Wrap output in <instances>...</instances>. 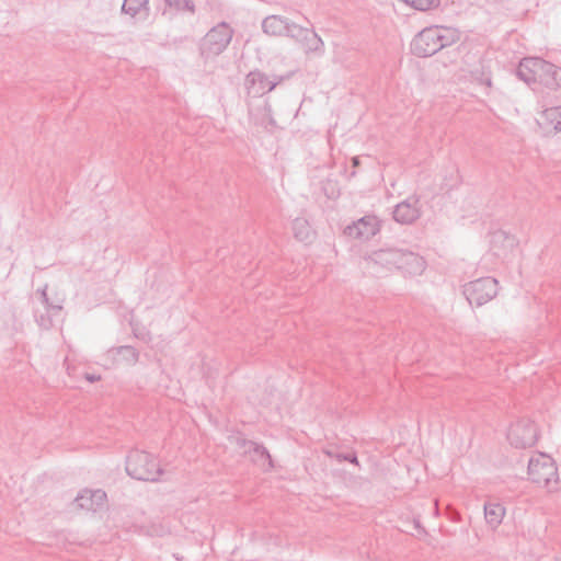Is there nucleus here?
I'll list each match as a JSON object with an SVG mask.
<instances>
[{"mask_svg":"<svg viewBox=\"0 0 561 561\" xmlns=\"http://www.w3.org/2000/svg\"><path fill=\"white\" fill-rule=\"evenodd\" d=\"M518 73L528 83L556 89L561 88V69L539 58H526L519 64Z\"/></svg>","mask_w":561,"mask_h":561,"instance_id":"1","label":"nucleus"},{"mask_svg":"<svg viewBox=\"0 0 561 561\" xmlns=\"http://www.w3.org/2000/svg\"><path fill=\"white\" fill-rule=\"evenodd\" d=\"M456 37V31L453 28L431 26L416 35L412 43V50L419 57H427L453 43Z\"/></svg>","mask_w":561,"mask_h":561,"instance_id":"2","label":"nucleus"},{"mask_svg":"<svg viewBox=\"0 0 561 561\" xmlns=\"http://www.w3.org/2000/svg\"><path fill=\"white\" fill-rule=\"evenodd\" d=\"M528 473L534 482L548 489H553L559 480L554 460L545 454H539L530 459Z\"/></svg>","mask_w":561,"mask_h":561,"instance_id":"3","label":"nucleus"},{"mask_svg":"<svg viewBox=\"0 0 561 561\" xmlns=\"http://www.w3.org/2000/svg\"><path fill=\"white\" fill-rule=\"evenodd\" d=\"M468 301L477 307L491 301L497 294V282L494 278H479L465 286Z\"/></svg>","mask_w":561,"mask_h":561,"instance_id":"4","label":"nucleus"},{"mask_svg":"<svg viewBox=\"0 0 561 561\" xmlns=\"http://www.w3.org/2000/svg\"><path fill=\"white\" fill-rule=\"evenodd\" d=\"M390 264L407 276L421 275L426 268L425 260L411 252H396L390 255Z\"/></svg>","mask_w":561,"mask_h":561,"instance_id":"5","label":"nucleus"},{"mask_svg":"<svg viewBox=\"0 0 561 561\" xmlns=\"http://www.w3.org/2000/svg\"><path fill=\"white\" fill-rule=\"evenodd\" d=\"M379 230V222L376 217H364L353 226L345 229L347 237L352 239H368L375 236Z\"/></svg>","mask_w":561,"mask_h":561,"instance_id":"6","label":"nucleus"},{"mask_svg":"<svg viewBox=\"0 0 561 561\" xmlns=\"http://www.w3.org/2000/svg\"><path fill=\"white\" fill-rule=\"evenodd\" d=\"M133 473L139 480L156 481L159 478L161 470L154 460L141 457L134 465Z\"/></svg>","mask_w":561,"mask_h":561,"instance_id":"7","label":"nucleus"},{"mask_svg":"<svg viewBox=\"0 0 561 561\" xmlns=\"http://www.w3.org/2000/svg\"><path fill=\"white\" fill-rule=\"evenodd\" d=\"M541 126L548 131L561 130V107H552L543 112L540 121Z\"/></svg>","mask_w":561,"mask_h":561,"instance_id":"8","label":"nucleus"},{"mask_svg":"<svg viewBox=\"0 0 561 561\" xmlns=\"http://www.w3.org/2000/svg\"><path fill=\"white\" fill-rule=\"evenodd\" d=\"M417 216V208L409 203L399 204L394 210V219L402 224H410L414 221Z\"/></svg>","mask_w":561,"mask_h":561,"instance_id":"9","label":"nucleus"},{"mask_svg":"<svg viewBox=\"0 0 561 561\" xmlns=\"http://www.w3.org/2000/svg\"><path fill=\"white\" fill-rule=\"evenodd\" d=\"M80 500L90 502V504L81 503V507L96 510L105 504L106 494L103 491L87 492V494L82 495Z\"/></svg>","mask_w":561,"mask_h":561,"instance_id":"10","label":"nucleus"},{"mask_svg":"<svg viewBox=\"0 0 561 561\" xmlns=\"http://www.w3.org/2000/svg\"><path fill=\"white\" fill-rule=\"evenodd\" d=\"M505 514L503 506L499 504H490L485 507V518L491 526H497Z\"/></svg>","mask_w":561,"mask_h":561,"instance_id":"11","label":"nucleus"},{"mask_svg":"<svg viewBox=\"0 0 561 561\" xmlns=\"http://www.w3.org/2000/svg\"><path fill=\"white\" fill-rule=\"evenodd\" d=\"M146 3L147 0H125L123 3V10L126 13L134 15L145 8Z\"/></svg>","mask_w":561,"mask_h":561,"instance_id":"12","label":"nucleus"},{"mask_svg":"<svg viewBox=\"0 0 561 561\" xmlns=\"http://www.w3.org/2000/svg\"><path fill=\"white\" fill-rule=\"evenodd\" d=\"M264 31L268 34H276L277 30L283 27V23L277 18H268L264 21Z\"/></svg>","mask_w":561,"mask_h":561,"instance_id":"13","label":"nucleus"},{"mask_svg":"<svg viewBox=\"0 0 561 561\" xmlns=\"http://www.w3.org/2000/svg\"><path fill=\"white\" fill-rule=\"evenodd\" d=\"M296 229V237L300 240H305L308 238V225L307 222H296L295 225Z\"/></svg>","mask_w":561,"mask_h":561,"instance_id":"14","label":"nucleus"},{"mask_svg":"<svg viewBox=\"0 0 561 561\" xmlns=\"http://www.w3.org/2000/svg\"><path fill=\"white\" fill-rule=\"evenodd\" d=\"M558 561H561V556H560V559H558Z\"/></svg>","mask_w":561,"mask_h":561,"instance_id":"15","label":"nucleus"}]
</instances>
